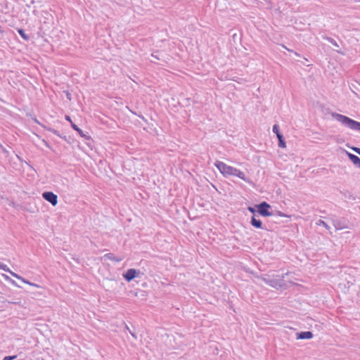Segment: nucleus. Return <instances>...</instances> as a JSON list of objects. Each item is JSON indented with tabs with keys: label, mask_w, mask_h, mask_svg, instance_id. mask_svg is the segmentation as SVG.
<instances>
[{
	"label": "nucleus",
	"mask_w": 360,
	"mask_h": 360,
	"mask_svg": "<svg viewBox=\"0 0 360 360\" xmlns=\"http://www.w3.org/2000/svg\"><path fill=\"white\" fill-rule=\"evenodd\" d=\"M0 269H2L5 271H10V269L8 267V266L1 262H0Z\"/></svg>",
	"instance_id": "obj_24"
},
{
	"label": "nucleus",
	"mask_w": 360,
	"mask_h": 360,
	"mask_svg": "<svg viewBox=\"0 0 360 360\" xmlns=\"http://www.w3.org/2000/svg\"><path fill=\"white\" fill-rule=\"evenodd\" d=\"M257 213L262 217H270L273 215V212H270L271 205L266 201H262L255 205Z\"/></svg>",
	"instance_id": "obj_4"
},
{
	"label": "nucleus",
	"mask_w": 360,
	"mask_h": 360,
	"mask_svg": "<svg viewBox=\"0 0 360 360\" xmlns=\"http://www.w3.org/2000/svg\"><path fill=\"white\" fill-rule=\"evenodd\" d=\"M277 214H278V216H281V217H286L287 216L286 214H285L284 213H283V212H281L280 211H278Z\"/></svg>",
	"instance_id": "obj_29"
},
{
	"label": "nucleus",
	"mask_w": 360,
	"mask_h": 360,
	"mask_svg": "<svg viewBox=\"0 0 360 360\" xmlns=\"http://www.w3.org/2000/svg\"><path fill=\"white\" fill-rule=\"evenodd\" d=\"M126 328H127V330H128V331H130V329L128 328V326H126Z\"/></svg>",
	"instance_id": "obj_36"
},
{
	"label": "nucleus",
	"mask_w": 360,
	"mask_h": 360,
	"mask_svg": "<svg viewBox=\"0 0 360 360\" xmlns=\"http://www.w3.org/2000/svg\"><path fill=\"white\" fill-rule=\"evenodd\" d=\"M8 273H10L11 274V276H13V277L20 280V279H22V277L20 276V275L15 274V272L12 271L11 269H10V271H8Z\"/></svg>",
	"instance_id": "obj_25"
},
{
	"label": "nucleus",
	"mask_w": 360,
	"mask_h": 360,
	"mask_svg": "<svg viewBox=\"0 0 360 360\" xmlns=\"http://www.w3.org/2000/svg\"><path fill=\"white\" fill-rule=\"evenodd\" d=\"M17 358V355H13V356H6L3 360H14Z\"/></svg>",
	"instance_id": "obj_26"
},
{
	"label": "nucleus",
	"mask_w": 360,
	"mask_h": 360,
	"mask_svg": "<svg viewBox=\"0 0 360 360\" xmlns=\"http://www.w3.org/2000/svg\"><path fill=\"white\" fill-rule=\"evenodd\" d=\"M287 274H283L281 277L279 276H276V277H278V278H270L269 276L267 274L257 277L264 281L266 285L279 290L287 287L286 283L284 280L285 275Z\"/></svg>",
	"instance_id": "obj_3"
},
{
	"label": "nucleus",
	"mask_w": 360,
	"mask_h": 360,
	"mask_svg": "<svg viewBox=\"0 0 360 360\" xmlns=\"http://www.w3.org/2000/svg\"><path fill=\"white\" fill-rule=\"evenodd\" d=\"M65 120L70 123L71 127L76 131L81 137L84 138L86 140H91V137L89 135L88 132L84 133L77 124H75L71 120L69 115L65 116Z\"/></svg>",
	"instance_id": "obj_6"
},
{
	"label": "nucleus",
	"mask_w": 360,
	"mask_h": 360,
	"mask_svg": "<svg viewBox=\"0 0 360 360\" xmlns=\"http://www.w3.org/2000/svg\"><path fill=\"white\" fill-rule=\"evenodd\" d=\"M2 276L4 278V279L8 282H10L11 284H13V285L18 287V288H21L20 285H19L14 280H13L11 277H9L8 275L6 274H2Z\"/></svg>",
	"instance_id": "obj_17"
},
{
	"label": "nucleus",
	"mask_w": 360,
	"mask_h": 360,
	"mask_svg": "<svg viewBox=\"0 0 360 360\" xmlns=\"http://www.w3.org/2000/svg\"><path fill=\"white\" fill-rule=\"evenodd\" d=\"M273 132L276 134L277 139L278 140V146L281 148H284L286 147V143L284 139L283 135L280 131V128L278 124H274L273 126Z\"/></svg>",
	"instance_id": "obj_7"
},
{
	"label": "nucleus",
	"mask_w": 360,
	"mask_h": 360,
	"mask_svg": "<svg viewBox=\"0 0 360 360\" xmlns=\"http://www.w3.org/2000/svg\"><path fill=\"white\" fill-rule=\"evenodd\" d=\"M3 293L4 292L3 291H1L0 290V302H8V303H11V304H18L20 302H15V301H13V300H8L6 298L4 297V296H3Z\"/></svg>",
	"instance_id": "obj_14"
},
{
	"label": "nucleus",
	"mask_w": 360,
	"mask_h": 360,
	"mask_svg": "<svg viewBox=\"0 0 360 360\" xmlns=\"http://www.w3.org/2000/svg\"><path fill=\"white\" fill-rule=\"evenodd\" d=\"M248 210L252 214V216L256 217L257 209L251 206L248 207Z\"/></svg>",
	"instance_id": "obj_22"
},
{
	"label": "nucleus",
	"mask_w": 360,
	"mask_h": 360,
	"mask_svg": "<svg viewBox=\"0 0 360 360\" xmlns=\"http://www.w3.org/2000/svg\"><path fill=\"white\" fill-rule=\"evenodd\" d=\"M152 57L159 59L158 57L156 55H155L154 53L152 54Z\"/></svg>",
	"instance_id": "obj_31"
},
{
	"label": "nucleus",
	"mask_w": 360,
	"mask_h": 360,
	"mask_svg": "<svg viewBox=\"0 0 360 360\" xmlns=\"http://www.w3.org/2000/svg\"><path fill=\"white\" fill-rule=\"evenodd\" d=\"M333 118L340 122L343 126L354 131H360V122L356 121L346 115L335 112H330Z\"/></svg>",
	"instance_id": "obj_2"
},
{
	"label": "nucleus",
	"mask_w": 360,
	"mask_h": 360,
	"mask_svg": "<svg viewBox=\"0 0 360 360\" xmlns=\"http://www.w3.org/2000/svg\"><path fill=\"white\" fill-rule=\"evenodd\" d=\"M103 259H109L115 262H120L122 260V258L115 256L112 253H107L103 255Z\"/></svg>",
	"instance_id": "obj_13"
},
{
	"label": "nucleus",
	"mask_w": 360,
	"mask_h": 360,
	"mask_svg": "<svg viewBox=\"0 0 360 360\" xmlns=\"http://www.w3.org/2000/svg\"><path fill=\"white\" fill-rule=\"evenodd\" d=\"M66 97L68 98V99H69L70 101L71 100V94L68 91H66Z\"/></svg>",
	"instance_id": "obj_28"
},
{
	"label": "nucleus",
	"mask_w": 360,
	"mask_h": 360,
	"mask_svg": "<svg viewBox=\"0 0 360 360\" xmlns=\"http://www.w3.org/2000/svg\"><path fill=\"white\" fill-rule=\"evenodd\" d=\"M346 155L348 157L349 160L357 167L360 168V158L349 152L346 151Z\"/></svg>",
	"instance_id": "obj_12"
},
{
	"label": "nucleus",
	"mask_w": 360,
	"mask_h": 360,
	"mask_svg": "<svg viewBox=\"0 0 360 360\" xmlns=\"http://www.w3.org/2000/svg\"><path fill=\"white\" fill-rule=\"evenodd\" d=\"M250 224L256 229L268 230L266 226H263L262 221L260 219H257L255 216H252L250 219Z\"/></svg>",
	"instance_id": "obj_11"
},
{
	"label": "nucleus",
	"mask_w": 360,
	"mask_h": 360,
	"mask_svg": "<svg viewBox=\"0 0 360 360\" xmlns=\"http://www.w3.org/2000/svg\"><path fill=\"white\" fill-rule=\"evenodd\" d=\"M43 141H44V143L46 146H47L48 148H50V146H49V144L48 143L47 141H46L45 140H43Z\"/></svg>",
	"instance_id": "obj_30"
},
{
	"label": "nucleus",
	"mask_w": 360,
	"mask_h": 360,
	"mask_svg": "<svg viewBox=\"0 0 360 360\" xmlns=\"http://www.w3.org/2000/svg\"><path fill=\"white\" fill-rule=\"evenodd\" d=\"M346 198H347L349 200H356L357 197L356 195H354L353 194L349 193L348 195H346Z\"/></svg>",
	"instance_id": "obj_27"
},
{
	"label": "nucleus",
	"mask_w": 360,
	"mask_h": 360,
	"mask_svg": "<svg viewBox=\"0 0 360 360\" xmlns=\"http://www.w3.org/2000/svg\"><path fill=\"white\" fill-rule=\"evenodd\" d=\"M326 40L328 42H330L332 45H333L334 46L338 47V48L339 47L338 44L334 39H333L331 37H326Z\"/></svg>",
	"instance_id": "obj_20"
},
{
	"label": "nucleus",
	"mask_w": 360,
	"mask_h": 360,
	"mask_svg": "<svg viewBox=\"0 0 360 360\" xmlns=\"http://www.w3.org/2000/svg\"><path fill=\"white\" fill-rule=\"evenodd\" d=\"M18 32L20 36L26 41H29L30 37L28 34H27L25 30L22 28L18 29Z\"/></svg>",
	"instance_id": "obj_16"
},
{
	"label": "nucleus",
	"mask_w": 360,
	"mask_h": 360,
	"mask_svg": "<svg viewBox=\"0 0 360 360\" xmlns=\"http://www.w3.org/2000/svg\"><path fill=\"white\" fill-rule=\"evenodd\" d=\"M214 165L224 176H236L250 184L252 183L249 178L246 177L243 172L237 168L227 165L224 162L219 160L216 161Z\"/></svg>",
	"instance_id": "obj_1"
},
{
	"label": "nucleus",
	"mask_w": 360,
	"mask_h": 360,
	"mask_svg": "<svg viewBox=\"0 0 360 360\" xmlns=\"http://www.w3.org/2000/svg\"><path fill=\"white\" fill-rule=\"evenodd\" d=\"M314 337L311 331H301L296 333L297 340H310Z\"/></svg>",
	"instance_id": "obj_10"
},
{
	"label": "nucleus",
	"mask_w": 360,
	"mask_h": 360,
	"mask_svg": "<svg viewBox=\"0 0 360 360\" xmlns=\"http://www.w3.org/2000/svg\"><path fill=\"white\" fill-rule=\"evenodd\" d=\"M126 328H127V330H128V331H130V329L128 328V326H126Z\"/></svg>",
	"instance_id": "obj_35"
},
{
	"label": "nucleus",
	"mask_w": 360,
	"mask_h": 360,
	"mask_svg": "<svg viewBox=\"0 0 360 360\" xmlns=\"http://www.w3.org/2000/svg\"><path fill=\"white\" fill-rule=\"evenodd\" d=\"M141 274H143L139 269H129L124 273H123L122 276L125 281L130 282L135 278L141 277Z\"/></svg>",
	"instance_id": "obj_5"
},
{
	"label": "nucleus",
	"mask_w": 360,
	"mask_h": 360,
	"mask_svg": "<svg viewBox=\"0 0 360 360\" xmlns=\"http://www.w3.org/2000/svg\"><path fill=\"white\" fill-rule=\"evenodd\" d=\"M359 155H360V153H359Z\"/></svg>",
	"instance_id": "obj_37"
},
{
	"label": "nucleus",
	"mask_w": 360,
	"mask_h": 360,
	"mask_svg": "<svg viewBox=\"0 0 360 360\" xmlns=\"http://www.w3.org/2000/svg\"><path fill=\"white\" fill-rule=\"evenodd\" d=\"M8 288L6 285H2L1 291L4 292L3 296H4L5 298L6 297L11 298V295L8 293Z\"/></svg>",
	"instance_id": "obj_19"
},
{
	"label": "nucleus",
	"mask_w": 360,
	"mask_h": 360,
	"mask_svg": "<svg viewBox=\"0 0 360 360\" xmlns=\"http://www.w3.org/2000/svg\"><path fill=\"white\" fill-rule=\"evenodd\" d=\"M346 146H347V147H348L351 150H352L354 152L356 153L358 155L360 154V148H358L356 146H350L348 143Z\"/></svg>",
	"instance_id": "obj_21"
},
{
	"label": "nucleus",
	"mask_w": 360,
	"mask_h": 360,
	"mask_svg": "<svg viewBox=\"0 0 360 360\" xmlns=\"http://www.w3.org/2000/svg\"><path fill=\"white\" fill-rule=\"evenodd\" d=\"M42 197L53 206H56L58 204V196L51 191H44L42 193Z\"/></svg>",
	"instance_id": "obj_8"
},
{
	"label": "nucleus",
	"mask_w": 360,
	"mask_h": 360,
	"mask_svg": "<svg viewBox=\"0 0 360 360\" xmlns=\"http://www.w3.org/2000/svg\"><path fill=\"white\" fill-rule=\"evenodd\" d=\"M129 333H131V335L133 337L136 338V335H135V334H134V333H132V331H131V330H130V331H129Z\"/></svg>",
	"instance_id": "obj_32"
},
{
	"label": "nucleus",
	"mask_w": 360,
	"mask_h": 360,
	"mask_svg": "<svg viewBox=\"0 0 360 360\" xmlns=\"http://www.w3.org/2000/svg\"><path fill=\"white\" fill-rule=\"evenodd\" d=\"M3 151L4 153H8V151L5 148H3Z\"/></svg>",
	"instance_id": "obj_34"
},
{
	"label": "nucleus",
	"mask_w": 360,
	"mask_h": 360,
	"mask_svg": "<svg viewBox=\"0 0 360 360\" xmlns=\"http://www.w3.org/2000/svg\"><path fill=\"white\" fill-rule=\"evenodd\" d=\"M332 221L334 227L337 230H341L347 228L346 221L344 218L339 219L337 217H334L332 219Z\"/></svg>",
	"instance_id": "obj_9"
},
{
	"label": "nucleus",
	"mask_w": 360,
	"mask_h": 360,
	"mask_svg": "<svg viewBox=\"0 0 360 360\" xmlns=\"http://www.w3.org/2000/svg\"><path fill=\"white\" fill-rule=\"evenodd\" d=\"M20 281H22L23 283H27V284H28L30 285L35 286V287H37V288L39 287L38 285H37L35 283H33L29 281L28 280H26L23 277H22V279H20Z\"/></svg>",
	"instance_id": "obj_23"
},
{
	"label": "nucleus",
	"mask_w": 360,
	"mask_h": 360,
	"mask_svg": "<svg viewBox=\"0 0 360 360\" xmlns=\"http://www.w3.org/2000/svg\"><path fill=\"white\" fill-rule=\"evenodd\" d=\"M2 32H4V31H3V30H2L1 26L0 25V33H2Z\"/></svg>",
	"instance_id": "obj_33"
},
{
	"label": "nucleus",
	"mask_w": 360,
	"mask_h": 360,
	"mask_svg": "<svg viewBox=\"0 0 360 360\" xmlns=\"http://www.w3.org/2000/svg\"><path fill=\"white\" fill-rule=\"evenodd\" d=\"M316 224L319 226H323L328 231H330V227L328 225V224L322 219L318 220L316 222Z\"/></svg>",
	"instance_id": "obj_18"
},
{
	"label": "nucleus",
	"mask_w": 360,
	"mask_h": 360,
	"mask_svg": "<svg viewBox=\"0 0 360 360\" xmlns=\"http://www.w3.org/2000/svg\"><path fill=\"white\" fill-rule=\"evenodd\" d=\"M44 129H45L46 130H47V131H51V132L53 133L54 134L57 135L58 136H59V137L62 138V139H64V140H67V139H66V136H62L60 134V133H59V131H57V130H56V129H53V128H51V127H46V126H44Z\"/></svg>",
	"instance_id": "obj_15"
}]
</instances>
